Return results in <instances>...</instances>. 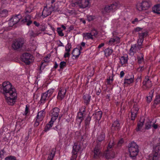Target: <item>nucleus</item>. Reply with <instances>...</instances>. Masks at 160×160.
<instances>
[{
    "instance_id": "nucleus-42",
    "label": "nucleus",
    "mask_w": 160,
    "mask_h": 160,
    "mask_svg": "<svg viewBox=\"0 0 160 160\" xmlns=\"http://www.w3.org/2000/svg\"><path fill=\"white\" fill-rule=\"evenodd\" d=\"M152 125V122L151 121L148 122H146L145 125V128L147 129H148L150 128Z\"/></svg>"
},
{
    "instance_id": "nucleus-17",
    "label": "nucleus",
    "mask_w": 160,
    "mask_h": 160,
    "mask_svg": "<svg viewBox=\"0 0 160 160\" xmlns=\"http://www.w3.org/2000/svg\"><path fill=\"white\" fill-rule=\"evenodd\" d=\"M134 75L132 74H128L126 76L124 79V83L129 84L132 83L134 81Z\"/></svg>"
},
{
    "instance_id": "nucleus-64",
    "label": "nucleus",
    "mask_w": 160,
    "mask_h": 160,
    "mask_svg": "<svg viewBox=\"0 0 160 160\" xmlns=\"http://www.w3.org/2000/svg\"><path fill=\"white\" fill-rule=\"evenodd\" d=\"M58 46H59V47H61V46L63 47L64 46L63 44L60 40H59L58 42Z\"/></svg>"
},
{
    "instance_id": "nucleus-4",
    "label": "nucleus",
    "mask_w": 160,
    "mask_h": 160,
    "mask_svg": "<svg viewBox=\"0 0 160 160\" xmlns=\"http://www.w3.org/2000/svg\"><path fill=\"white\" fill-rule=\"evenodd\" d=\"M73 7H79L81 8H84L90 5L89 0H78L72 3Z\"/></svg>"
},
{
    "instance_id": "nucleus-9",
    "label": "nucleus",
    "mask_w": 160,
    "mask_h": 160,
    "mask_svg": "<svg viewBox=\"0 0 160 160\" xmlns=\"http://www.w3.org/2000/svg\"><path fill=\"white\" fill-rule=\"evenodd\" d=\"M139 39L138 41V48L139 49L142 48L141 46L142 45L143 42L144 38L148 34V32L147 31L142 32V33H139Z\"/></svg>"
},
{
    "instance_id": "nucleus-39",
    "label": "nucleus",
    "mask_w": 160,
    "mask_h": 160,
    "mask_svg": "<svg viewBox=\"0 0 160 160\" xmlns=\"http://www.w3.org/2000/svg\"><path fill=\"white\" fill-rule=\"evenodd\" d=\"M8 11L6 9H4L0 11V17H5L8 15Z\"/></svg>"
},
{
    "instance_id": "nucleus-12",
    "label": "nucleus",
    "mask_w": 160,
    "mask_h": 160,
    "mask_svg": "<svg viewBox=\"0 0 160 160\" xmlns=\"http://www.w3.org/2000/svg\"><path fill=\"white\" fill-rule=\"evenodd\" d=\"M142 88L145 90L148 89L152 86V83L149 79V77L148 76L145 77L142 82Z\"/></svg>"
},
{
    "instance_id": "nucleus-60",
    "label": "nucleus",
    "mask_w": 160,
    "mask_h": 160,
    "mask_svg": "<svg viewBox=\"0 0 160 160\" xmlns=\"http://www.w3.org/2000/svg\"><path fill=\"white\" fill-rule=\"evenodd\" d=\"M29 108L27 105H26L25 108V111L24 112L25 114L27 115L28 112Z\"/></svg>"
},
{
    "instance_id": "nucleus-25",
    "label": "nucleus",
    "mask_w": 160,
    "mask_h": 160,
    "mask_svg": "<svg viewBox=\"0 0 160 160\" xmlns=\"http://www.w3.org/2000/svg\"><path fill=\"white\" fill-rule=\"evenodd\" d=\"M120 42V38L118 37H115L113 38H111L109 41L108 44L112 45L114 42L119 43Z\"/></svg>"
},
{
    "instance_id": "nucleus-50",
    "label": "nucleus",
    "mask_w": 160,
    "mask_h": 160,
    "mask_svg": "<svg viewBox=\"0 0 160 160\" xmlns=\"http://www.w3.org/2000/svg\"><path fill=\"white\" fill-rule=\"evenodd\" d=\"M113 81V77L111 78L109 77L107 79V82L109 85H111Z\"/></svg>"
},
{
    "instance_id": "nucleus-28",
    "label": "nucleus",
    "mask_w": 160,
    "mask_h": 160,
    "mask_svg": "<svg viewBox=\"0 0 160 160\" xmlns=\"http://www.w3.org/2000/svg\"><path fill=\"white\" fill-rule=\"evenodd\" d=\"M54 122V121H53L51 120L46 125L43 131L45 132H47L48 131L50 130L51 128L52 127Z\"/></svg>"
},
{
    "instance_id": "nucleus-32",
    "label": "nucleus",
    "mask_w": 160,
    "mask_h": 160,
    "mask_svg": "<svg viewBox=\"0 0 160 160\" xmlns=\"http://www.w3.org/2000/svg\"><path fill=\"white\" fill-rule=\"evenodd\" d=\"M120 63L122 66L126 64L128 62V56H122L120 58Z\"/></svg>"
},
{
    "instance_id": "nucleus-49",
    "label": "nucleus",
    "mask_w": 160,
    "mask_h": 160,
    "mask_svg": "<svg viewBox=\"0 0 160 160\" xmlns=\"http://www.w3.org/2000/svg\"><path fill=\"white\" fill-rule=\"evenodd\" d=\"M53 89H50L48 90L47 91L45 92L47 93L48 96L50 97L53 93Z\"/></svg>"
},
{
    "instance_id": "nucleus-16",
    "label": "nucleus",
    "mask_w": 160,
    "mask_h": 160,
    "mask_svg": "<svg viewBox=\"0 0 160 160\" xmlns=\"http://www.w3.org/2000/svg\"><path fill=\"white\" fill-rule=\"evenodd\" d=\"M121 126L120 123L119 121L116 120L114 121L111 128V130L112 132H114V131H118L120 130Z\"/></svg>"
},
{
    "instance_id": "nucleus-38",
    "label": "nucleus",
    "mask_w": 160,
    "mask_h": 160,
    "mask_svg": "<svg viewBox=\"0 0 160 160\" xmlns=\"http://www.w3.org/2000/svg\"><path fill=\"white\" fill-rule=\"evenodd\" d=\"M144 122V121L142 120V121H139L138 123L137 128L136 129L137 131H139L141 130L143 125Z\"/></svg>"
},
{
    "instance_id": "nucleus-37",
    "label": "nucleus",
    "mask_w": 160,
    "mask_h": 160,
    "mask_svg": "<svg viewBox=\"0 0 160 160\" xmlns=\"http://www.w3.org/2000/svg\"><path fill=\"white\" fill-rule=\"evenodd\" d=\"M55 150L53 148L50 154L48 156V160H52L55 153Z\"/></svg>"
},
{
    "instance_id": "nucleus-36",
    "label": "nucleus",
    "mask_w": 160,
    "mask_h": 160,
    "mask_svg": "<svg viewBox=\"0 0 160 160\" xmlns=\"http://www.w3.org/2000/svg\"><path fill=\"white\" fill-rule=\"evenodd\" d=\"M137 50V47L136 44L132 45L130 49L129 52L131 55H133Z\"/></svg>"
},
{
    "instance_id": "nucleus-6",
    "label": "nucleus",
    "mask_w": 160,
    "mask_h": 160,
    "mask_svg": "<svg viewBox=\"0 0 160 160\" xmlns=\"http://www.w3.org/2000/svg\"><path fill=\"white\" fill-rule=\"evenodd\" d=\"M24 43L23 38H18L14 40L12 44V47L15 50H17L21 48Z\"/></svg>"
},
{
    "instance_id": "nucleus-45",
    "label": "nucleus",
    "mask_w": 160,
    "mask_h": 160,
    "mask_svg": "<svg viewBox=\"0 0 160 160\" xmlns=\"http://www.w3.org/2000/svg\"><path fill=\"white\" fill-rule=\"evenodd\" d=\"M90 33H91V34H92V37H96L98 33L97 31L94 29L92 30Z\"/></svg>"
},
{
    "instance_id": "nucleus-56",
    "label": "nucleus",
    "mask_w": 160,
    "mask_h": 160,
    "mask_svg": "<svg viewBox=\"0 0 160 160\" xmlns=\"http://www.w3.org/2000/svg\"><path fill=\"white\" fill-rule=\"evenodd\" d=\"M94 19V17L92 16H87V19L89 21H90Z\"/></svg>"
},
{
    "instance_id": "nucleus-14",
    "label": "nucleus",
    "mask_w": 160,
    "mask_h": 160,
    "mask_svg": "<svg viewBox=\"0 0 160 160\" xmlns=\"http://www.w3.org/2000/svg\"><path fill=\"white\" fill-rule=\"evenodd\" d=\"M31 18V16L29 15H26L21 19L20 24H25L28 26L30 25L32 22Z\"/></svg>"
},
{
    "instance_id": "nucleus-52",
    "label": "nucleus",
    "mask_w": 160,
    "mask_h": 160,
    "mask_svg": "<svg viewBox=\"0 0 160 160\" xmlns=\"http://www.w3.org/2000/svg\"><path fill=\"white\" fill-rule=\"evenodd\" d=\"M141 20H138V18H135L133 20H132L131 22L133 24H136L137 23Z\"/></svg>"
},
{
    "instance_id": "nucleus-54",
    "label": "nucleus",
    "mask_w": 160,
    "mask_h": 160,
    "mask_svg": "<svg viewBox=\"0 0 160 160\" xmlns=\"http://www.w3.org/2000/svg\"><path fill=\"white\" fill-rule=\"evenodd\" d=\"M41 122V121H39L37 119H36V120L35 122L34 123V126L35 127H37L38 126L40 123V122Z\"/></svg>"
},
{
    "instance_id": "nucleus-33",
    "label": "nucleus",
    "mask_w": 160,
    "mask_h": 160,
    "mask_svg": "<svg viewBox=\"0 0 160 160\" xmlns=\"http://www.w3.org/2000/svg\"><path fill=\"white\" fill-rule=\"evenodd\" d=\"M83 38L85 39H93V37H92V34L90 32H86L83 33Z\"/></svg>"
},
{
    "instance_id": "nucleus-1",
    "label": "nucleus",
    "mask_w": 160,
    "mask_h": 160,
    "mask_svg": "<svg viewBox=\"0 0 160 160\" xmlns=\"http://www.w3.org/2000/svg\"><path fill=\"white\" fill-rule=\"evenodd\" d=\"M1 92L5 97L6 102L9 105H13L17 98L16 89L8 81L3 82Z\"/></svg>"
},
{
    "instance_id": "nucleus-31",
    "label": "nucleus",
    "mask_w": 160,
    "mask_h": 160,
    "mask_svg": "<svg viewBox=\"0 0 160 160\" xmlns=\"http://www.w3.org/2000/svg\"><path fill=\"white\" fill-rule=\"evenodd\" d=\"M152 11L154 13L160 14V4H158L154 6L152 8Z\"/></svg>"
},
{
    "instance_id": "nucleus-46",
    "label": "nucleus",
    "mask_w": 160,
    "mask_h": 160,
    "mask_svg": "<svg viewBox=\"0 0 160 160\" xmlns=\"http://www.w3.org/2000/svg\"><path fill=\"white\" fill-rule=\"evenodd\" d=\"M66 62L64 61H62L60 63V68L61 69H63L64 67H66Z\"/></svg>"
},
{
    "instance_id": "nucleus-27",
    "label": "nucleus",
    "mask_w": 160,
    "mask_h": 160,
    "mask_svg": "<svg viewBox=\"0 0 160 160\" xmlns=\"http://www.w3.org/2000/svg\"><path fill=\"white\" fill-rule=\"evenodd\" d=\"M93 115L96 120H99L102 117V112L101 111L96 112L93 114Z\"/></svg>"
},
{
    "instance_id": "nucleus-30",
    "label": "nucleus",
    "mask_w": 160,
    "mask_h": 160,
    "mask_svg": "<svg viewBox=\"0 0 160 160\" xmlns=\"http://www.w3.org/2000/svg\"><path fill=\"white\" fill-rule=\"evenodd\" d=\"M81 52L80 50L78 48H74L72 51V54L73 57H74L75 58H78Z\"/></svg>"
},
{
    "instance_id": "nucleus-63",
    "label": "nucleus",
    "mask_w": 160,
    "mask_h": 160,
    "mask_svg": "<svg viewBox=\"0 0 160 160\" xmlns=\"http://www.w3.org/2000/svg\"><path fill=\"white\" fill-rule=\"evenodd\" d=\"M77 156L76 155H74L72 154V156L71 157V160H76Z\"/></svg>"
},
{
    "instance_id": "nucleus-61",
    "label": "nucleus",
    "mask_w": 160,
    "mask_h": 160,
    "mask_svg": "<svg viewBox=\"0 0 160 160\" xmlns=\"http://www.w3.org/2000/svg\"><path fill=\"white\" fill-rule=\"evenodd\" d=\"M49 58L48 56H46L43 58V61L45 62H48L49 61Z\"/></svg>"
},
{
    "instance_id": "nucleus-2",
    "label": "nucleus",
    "mask_w": 160,
    "mask_h": 160,
    "mask_svg": "<svg viewBox=\"0 0 160 160\" xmlns=\"http://www.w3.org/2000/svg\"><path fill=\"white\" fill-rule=\"evenodd\" d=\"M128 150L130 158L135 159L139 152L138 146L135 142H132L129 145Z\"/></svg>"
},
{
    "instance_id": "nucleus-15",
    "label": "nucleus",
    "mask_w": 160,
    "mask_h": 160,
    "mask_svg": "<svg viewBox=\"0 0 160 160\" xmlns=\"http://www.w3.org/2000/svg\"><path fill=\"white\" fill-rule=\"evenodd\" d=\"M101 147V144L98 143L95 146L93 150V158L95 159H98L99 157L100 152V149Z\"/></svg>"
},
{
    "instance_id": "nucleus-51",
    "label": "nucleus",
    "mask_w": 160,
    "mask_h": 160,
    "mask_svg": "<svg viewBox=\"0 0 160 160\" xmlns=\"http://www.w3.org/2000/svg\"><path fill=\"white\" fill-rule=\"evenodd\" d=\"M71 48V46L70 44H68L65 47V50L69 52L70 50V48Z\"/></svg>"
},
{
    "instance_id": "nucleus-29",
    "label": "nucleus",
    "mask_w": 160,
    "mask_h": 160,
    "mask_svg": "<svg viewBox=\"0 0 160 160\" xmlns=\"http://www.w3.org/2000/svg\"><path fill=\"white\" fill-rule=\"evenodd\" d=\"M105 133L104 132L102 131L100 134L98 136L97 138V143H100L103 141L105 139Z\"/></svg>"
},
{
    "instance_id": "nucleus-57",
    "label": "nucleus",
    "mask_w": 160,
    "mask_h": 160,
    "mask_svg": "<svg viewBox=\"0 0 160 160\" xmlns=\"http://www.w3.org/2000/svg\"><path fill=\"white\" fill-rule=\"evenodd\" d=\"M56 1V0H47L46 3L49 4L50 2L52 5Z\"/></svg>"
},
{
    "instance_id": "nucleus-5",
    "label": "nucleus",
    "mask_w": 160,
    "mask_h": 160,
    "mask_svg": "<svg viewBox=\"0 0 160 160\" xmlns=\"http://www.w3.org/2000/svg\"><path fill=\"white\" fill-rule=\"evenodd\" d=\"M151 5V3L150 0H143L139 5L137 6V8L139 11L146 10Z\"/></svg>"
},
{
    "instance_id": "nucleus-43",
    "label": "nucleus",
    "mask_w": 160,
    "mask_h": 160,
    "mask_svg": "<svg viewBox=\"0 0 160 160\" xmlns=\"http://www.w3.org/2000/svg\"><path fill=\"white\" fill-rule=\"evenodd\" d=\"M160 102V94L157 95L154 100V103L158 104Z\"/></svg>"
},
{
    "instance_id": "nucleus-48",
    "label": "nucleus",
    "mask_w": 160,
    "mask_h": 160,
    "mask_svg": "<svg viewBox=\"0 0 160 160\" xmlns=\"http://www.w3.org/2000/svg\"><path fill=\"white\" fill-rule=\"evenodd\" d=\"M5 160H16V158L13 156H10L6 157L5 158Z\"/></svg>"
},
{
    "instance_id": "nucleus-58",
    "label": "nucleus",
    "mask_w": 160,
    "mask_h": 160,
    "mask_svg": "<svg viewBox=\"0 0 160 160\" xmlns=\"http://www.w3.org/2000/svg\"><path fill=\"white\" fill-rule=\"evenodd\" d=\"M39 29L41 31H44L46 29V28L45 27L43 26H41L39 28Z\"/></svg>"
},
{
    "instance_id": "nucleus-41",
    "label": "nucleus",
    "mask_w": 160,
    "mask_h": 160,
    "mask_svg": "<svg viewBox=\"0 0 160 160\" xmlns=\"http://www.w3.org/2000/svg\"><path fill=\"white\" fill-rule=\"evenodd\" d=\"M29 35L31 38H34L38 36V34H37L36 32H34L32 30H31L29 32Z\"/></svg>"
},
{
    "instance_id": "nucleus-55",
    "label": "nucleus",
    "mask_w": 160,
    "mask_h": 160,
    "mask_svg": "<svg viewBox=\"0 0 160 160\" xmlns=\"http://www.w3.org/2000/svg\"><path fill=\"white\" fill-rule=\"evenodd\" d=\"M142 29V28L139 27H137L134 28V30L135 32H138L141 31Z\"/></svg>"
},
{
    "instance_id": "nucleus-24",
    "label": "nucleus",
    "mask_w": 160,
    "mask_h": 160,
    "mask_svg": "<svg viewBox=\"0 0 160 160\" xmlns=\"http://www.w3.org/2000/svg\"><path fill=\"white\" fill-rule=\"evenodd\" d=\"M83 113L82 112H79L78 113L77 116V120L79 122V126H80L81 122L84 119Z\"/></svg>"
},
{
    "instance_id": "nucleus-22",
    "label": "nucleus",
    "mask_w": 160,
    "mask_h": 160,
    "mask_svg": "<svg viewBox=\"0 0 160 160\" xmlns=\"http://www.w3.org/2000/svg\"><path fill=\"white\" fill-rule=\"evenodd\" d=\"M48 94L45 92L42 93L41 95V99L40 100L39 102L41 104H44L46 101L50 97L48 96Z\"/></svg>"
},
{
    "instance_id": "nucleus-18",
    "label": "nucleus",
    "mask_w": 160,
    "mask_h": 160,
    "mask_svg": "<svg viewBox=\"0 0 160 160\" xmlns=\"http://www.w3.org/2000/svg\"><path fill=\"white\" fill-rule=\"evenodd\" d=\"M152 160H157L158 159L159 156L160 155V145L157 146L155 148Z\"/></svg>"
},
{
    "instance_id": "nucleus-26",
    "label": "nucleus",
    "mask_w": 160,
    "mask_h": 160,
    "mask_svg": "<svg viewBox=\"0 0 160 160\" xmlns=\"http://www.w3.org/2000/svg\"><path fill=\"white\" fill-rule=\"evenodd\" d=\"M91 97L90 94H86L84 95L83 96V98L84 100V103L86 105H88L89 103Z\"/></svg>"
},
{
    "instance_id": "nucleus-8",
    "label": "nucleus",
    "mask_w": 160,
    "mask_h": 160,
    "mask_svg": "<svg viewBox=\"0 0 160 160\" xmlns=\"http://www.w3.org/2000/svg\"><path fill=\"white\" fill-rule=\"evenodd\" d=\"M21 18V16L19 14L13 16L9 20L8 23L9 26L10 27H12L15 24L18 23L19 22L20 23Z\"/></svg>"
},
{
    "instance_id": "nucleus-13",
    "label": "nucleus",
    "mask_w": 160,
    "mask_h": 160,
    "mask_svg": "<svg viewBox=\"0 0 160 160\" xmlns=\"http://www.w3.org/2000/svg\"><path fill=\"white\" fill-rule=\"evenodd\" d=\"M118 4L117 2H114L110 5H108L105 6L104 10L107 12H112L116 10Z\"/></svg>"
},
{
    "instance_id": "nucleus-47",
    "label": "nucleus",
    "mask_w": 160,
    "mask_h": 160,
    "mask_svg": "<svg viewBox=\"0 0 160 160\" xmlns=\"http://www.w3.org/2000/svg\"><path fill=\"white\" fill-rule=\"evenodd\" d=\"M149 96L147 97V101L148 102H151L152 100V93H149Z\"/></svg>"
},
{
    "instance_id": "nucleus-10",
    "label": "nucleus",
    "mask_w": 160,
    "mask_h": 160,
    "mask_svg": "<svg viewBox=\"0 0 160 160\" xmlns=\"http://www.w3.org/2000/svg\"><path fill=\"white\" fill-rule=\"evenodd\" d=\"M60 112V109L58 108H55L50 111L51 117V120L53 121H55L57 119Z\"/></svg>"
},
{
    "instance_id": "nucleus-21",
    "label": "nucleus",
    "mask_w": 160,
    "mask_h": 160,
    "mask_svg": "<svg viewBox=\"0 0 160 160\" xmlns=\"http://www.w3.org/2000/svg\"><path fill=\"white\" fill-rule=\"evenodd\" d=\"M80 149L81 147L78 143H75L73 147V150L72 152V154L74 155H76Z\"/></svg>"
},
{
    "instance_id": "nucleus-20",
    "label": "nucleus",
    "mask_w": 160,
    "mask_h": 160,
    "mask_svg": "<svg viewBox=\"0 0 160 160\" xmlns=\"http://www.w3.org/2000/svg\"><path fill=\"white\" fill-rule=\"evenodd\" d=\"M91 119V117L88 115L87 118L84 120V127L85 130L88 131L89 128L90 124V122Z\"/></svg>"
},
{
    "instance_id": "nucleus-11",
    "label": "nucleus",
    "mask_w": 160,
    "mask_h": 160,
    "mask_svg": "<svg viewBox=\"0 0 160 160\" xmlns=\"http://www.w3.org/2000/svg\"><path fill=\"white\" fill-rule=\"evenodd\" d=\"M66 88L62 87L58 89V95L57 96V99L59 101H62L65 97L66 93Z\"/></svg>"
},
{
    "instance_id": "nucleus-59",
    "label": "nucleus",
    "mask_w": 160,
    "mask_h": 160,
    "mask_svg": "<svg viewBox=\"0 0 160 160\" xmlns=\"http://www.w3.org/2000/svg\"><path fill=\"white\" fill-rule=\"evenodd\" d=\"M85 106L82 107L80 109V112H82L83 113L85 111Z\"/></svg>"
},
{
    "instance_id": "nucleus-3",
    "label": "nucleus",
    "mask_w": 160,
    "mask_h": 160,
    "mask_svg": "<svg viewBox=\"0 0 160 160\" xmlns=\"http://www.w3.org/2000/svg\"><path fill=\"white\" fill-rule=\"evenodd\" d=\"M58 8L53 7L52 5L47 4L44 7L42 12V16L43 18H45L50 15L52 11H58Z\"/></svg>"
},
{
    "instance_id": "nucleus-34",
    "label": "nucleus",
    "mask_w": 160,
    "mask_h": 160,
    "mask_svg": "<svg viewBox=\"0 0 160 160\" xmlns=\"http://www.w3.org/2000/svg\"><path fill=\"white\" fill-rule=\"evenodd\" d=\"M144 55L142 53H140V55L137 57L138 62L139 64L144 63Z\"/></svg>"
},
{
    "instance_id": "nucleus-23",
    "label": "nucleus",
    "mask_w": 160,
    "mask_h": 160,
    "mask_svg": "<svg viewBox=\"0 0 160 160\" xmlns=\"http://www.w3.org/2000/svg\"><path fill=\"white\" fill-rule=\"evenodd\" d=\"M45 115V112L44 109L38 112L36 116V119L39 121H42Z\"/></svg>"
},
{
    "instance_id": "nucleus-44",
    "label": "nucleus",
    "mask_w": 160,
    "mask_h": 160,
    "mask_svg": "<svg viewBox=\"0 0 160 160\" xmlns=\"http://www.w3.org/2000/svg\"><path fill=\"white\" fill-rule=\"evenodd\" d=\"M57 31L59 36L61 37H62L64 36V34L62 32V30L61 29V28H57Z\"/></svg>"
},
{
    "instance_id": "nucleus-35",
    "label": "nucleus",
    "mask_w": 160,
    "mask_h": 160,
    "mask_svg": "<svg viewBox=\"0 0 160 160\" xmlns=\"http://www.w3.org/2000/svg\"><path fill=\"white\" fill-rule=\"evenodd\" d=\"M113 51L112 49L107 48L104 51L105 55L106 57L110 56L112 53Z\"/></svg>"
},
{
    "instance_id": "nucleus-19",
    "label": "nucleus",
    "mask_w": 160,
    "mask_h": 160,
    "mask_svg": "<svg viewBox=\"0 0 160 160\" xmlns=\"http://www.w3.org/2000/svg\"><path fill=\"white\" fill-rule=\"evenodd\" d=\"M139 110L138 108L137 105H134L133 108L131 110V119L132 120H135L137 114L138 113V110Z\"/></svg>"
},
{
    "instance_id": "nucleus-40",
    "label": "nucleus",
    "mask_w": 160,
    "mask_h": 160,
    "mask_svg": "<svg viewBox=\"0 0 160 160\" xmlns=\"http://www.w3.org/2000/svg\"><path fill=\"white\" fill-rule=\"evenodd\" d=\"M114 144L113 140H110L108 144V147L107 148V150L110 151V149L111 148L114 146Z\"/></svg>"
},
{
    "instance_id": "nucleus-7",
    "label": "nucleus",
    "mask_w": 160,
    "mask_h": 160,
    "mask_svg": "<svg viewBox=\"0 0 160 160\" xmlns=\"http://www.w3.org/2000/svg\"><path fill=\"white\" fill-rule=\"evenodd\" d=\"M21 58L22 61L28 65L30 64L34 60L32 55L28 52L24 53Z\"/></svg>"
},
{
    "instance_id": "nucleus-62",
    "label": "nucleus",
    "mask_w": 160,
    "mask_h": 160,
    "mask_svg": "<svg viewBox=\"0 0 160 160\" xmlns=\"http://www.w3.org/2000/svg\"><path fill=\"white\" fill-rule=\"evenodd\" d=\"M70 56V54L68 52H67L65 53L64 54V57L65 58H66L67 57H69Z\"/></svg>"
},
{
    "instance_id": "nucleus-53",
    "label": "nucleus",
    "mask_w": 160,
    "mask_h": 160,
    "mask_svg": "<svg viewBox=\"0 0 160 160\" xmlns=\"http://www.w3.org/2000/svg\"><path fill=\"white\" fill-rule=\"evenodd\" d=\"M4 153V149H2L0 151V160H1L3 158Z\"/></svg>"
}]
</instances>
